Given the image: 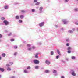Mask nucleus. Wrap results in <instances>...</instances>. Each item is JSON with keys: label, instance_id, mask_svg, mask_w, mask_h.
<instances>
[{"label": "nucleus", "instance_id": "nucleus-57", "mask_svg": "<svg viewBox=\"0 0 78 78\" xmlns=\"http://www.w3.org/2000/svg\"><path fill=\"white\" fill-rule=\"evenodd\" d=\"M23 43H24L25 44H26V41H23Z\"/></svg>", "mask_w": 78, "mask_h": 78}, {"label": "nucleus", "instance_id": "nucleus-64", "mask_svg": "<svg viewBox=\"0 0 78 78\" xmlns=\"http://www.w3.org/2000/svg\"><path fill=\"white\" fill-rule=\"evenodd\" d=\"M32 6H33V5H31Z\"/></svg>", "mask_w": 78, "mask_h": 78}, {"label": "nucleus", "instance_id": "nucleus-52", "mask_svg": "<svg viewBox=\"0 0 78 78\" xmlns=\"http://www.w3.org/2000/svg\"><path fill=\"white\" fill-rule=\"evenodd\" d=\"M75 25H78V23H77V22H75Z\"/></svg>", "mask_w": 78, "mask_h": 78}, {"label": "nucleus", "instance_id": "nucleus-25", "mask_svg": "<svg viewBox=\"0 0 78 78\" xmlns=\"http://www.w3.org/2000/svg\"><path fill=\"white\" fill-rule=\"evenodd\" d=\"M27 70H30L31 69V67L30 66H28L27 67Z\"/></svg>", "mask_w": 78, "mask_h": 78}, {"label": "nucleus", "instance_id": "nucleus-62", "mask_svg": "<svg viewBox=\"0 0 78 78\" xmlns=\"http://www.w3.org/2000/svg\"><path fill=\"white\" fill-rule=\"evenodd\" d=\"M0 78H1V75H0Z\"/></svg>", "mask_w": 78, "mask_h": 78}, {"label": "nucleus", "instance_id": "nucleus-22", "mask_svg": "<svg viewBox=\"0 0 78 78\" xmlns=\"http://www.w3.org/2000/svg\"><path fill=\"white\" fill-rule=\"evenodd\" d=\"M31 11L32 12H35V9H31Z\"/></svg>", "mask_w": 78, "mask_h": 78}, {"label": "nucleus", "instance_id": "nucleus-34", "mask_svg": "<svg viewBox=\"0 0 78 78\" xmlns=\"http://www.w3.org/2000/svg\"><path fill=\"white\" fill-rule=\"evenodd\" d=\"M21 12H22L23 13H24L25 12V11L24 10H22L21 11Z\"/></svg>", "mask_w": 78, "mask_h": 78}, {"label": "nucleus", "instance_id": "nucleus-4", "mask_svg": "<svg viewBox=\"0 0 78 78\" xmlns=\"http://www.w3.org/2000/svg\"><path fill=\"white\" fill-rule=\"evenodd\" d=\"M43 7H41L39 9V13H41L43 12V11H42V9H43Z\"/></svg>", "mask_w": 78, "mask_h": 78}, {"label": "nucleus", "instance_id": "nucleus-38", "mask_svg": "<svg viewBox=\"0 0 78 78\" xmlns=\"http://www.w3.org/2000/svg\"><path fill=\"white\" fill-rule=\"evenodd\" d=\"M6 66H7V67H10V65H9V64H7L6 65Z\"/></svg>", "mask_w": 78, "mask_h": 78}, {"label": "nucleus", "instance_id": "nucleus-54", "mask_svg": "<svg viewBox=\"0 0 78 78\" xmlns=\"http://www.w3.org/2000/svg\"><path fill=\"white\" fill-rule=\"evenodd\" d=\"M61 78H65L64 76H61Z\"/></svg>", "mask_w": 78, "mask_h": 78}, {"label": "nucleus", "instance_id": "nucleus-24", "mask_svg": "<svg viewBox=\"0 0 78 78\" xmlns=\"http://www.w3.org/2000/svg\"><path fill=\"white\" fill-rule=\"evenodd\" d=\"M52 72L53 73H57V71L56 70H54Z\"/></svg>", "mask_w": 78, "mask_h": 78}, {"label": "nucleus", "instance_id": "nucleus-61", "mask_svg": "<svg viewBox=\"0 0 78 78\" xmlns=\"http://www.w3.org/2000/svg\"><path fill=\"white\" fill-rule=\"evenodd\" d=\"M39 8V7H36V8H37H37Z\"/></svg>", "mask_w": 78, "mask_h": 78}, {"label": "nucleus", "instance_id": "nucleus-55", "mask_svg": "<svg viewBox=\"0 0 78 78\" xmlns=\"http://www.w3.org/2000/svg\"><path fill=\"white\" fill-rule=\"evenodd\" d=\"M61 30L62 31H63V30H64V29L63 28H61Z\"/></svg>", "mask_w": 78, "mask_h": 78}, {"label": "nucleus", "instance_id": "nucleus-47", "mask_svg": "<svg viewBox=\"0 0 78 78\" xmlns=\"http://www.w3.org/2000/svg\"><path fill=\"white\" fill-rule=\"evenodd\" d=\"M30 46H31V45L30 44H27V47H30Z\"/></svg>", "mask_w": 78, "mask_h": 78}, {"label": "nucleus", "instance_id": "nucleus-8", "mask_svg": "<svg viewBox=\"0 0 78 78\" xmlns=\"http://www.w3.org/2000/svg\"><path fill=\"white\" fill-rule=\"evenodd\" d=\"M20 19V17H19V16L18 15H17L15 16V19L16 20H18Z\"/></svg>", "mask_w": 78, "mask_h": 78}, {"label": "nucleus", "instance_id": "nucleus-16", "mask_svg": "<svg viewBox=\"0 0 78 78\" xmlns=\"http://www.w3.org/2000/svg\"><path fill=\"white\" fill-rule=\"evenodd\" d=\"M74 12H78V8H75L74 9Z\"/></svg>", "mask_w": 78, "mask_h": 78}, {"label": "nucleus", "instance_id": "nucleus-2", "mask_svg": "<svg viewBox=\"0 0 78 78\" xmlns=\"http://www.w3.org/2000/svg\"><path fill=\"white\" fill-rule=\"evenodd\" d=\"M33 62L35 64H39V61L37 59H34L33 60Z\"/></svg>", "mask_w": 78, "mask_h": 78}, {"label": "nucleus", "instance_id": "nucleus-49", "mask_svg": "<svg viewBox=\"0 0 78 78\" xmlns=\"http://www.w3.org/2000/svg\"><path fill=\"white\" fill-rule=\"evenodd\" d=\"M69 2V0H65V2Z\"/></svg>", "mask_w": 78, "mask_h": 78}, {"label": "nucleus", "instance_id": "nucleus-12", "mask_svg": "<svg viewBox=\"0 0 78 78\" xmlns=\"http://www.w3.org/2000/svg\"><path fill=\"white\" fill-rule=\"evenodd\" d=\"M20 19H23L24 18V16L23 15H21L20 16Z\"/></svg>", "mask_w": 78, "mask_h": 78}, {"label": "nucleus", "instance_id": "nucleus-44", "mask_svg": "<svg viewBox=\"0 0 78 78\" xmlns=\"http://www.w3.org/2000/svg\"><path fill=\"white\" fill-rule=\"evenodd\" d=\"M10 78H16V77L14 76H12L10 77Z\"/></svg>", "mask_w": 78, "mask_h": 78}, {"label": "nucleus", "instance_id": "nucleus-43", "mask_svg": "<svg viewBox=\"0 0 78 78\" xmlns=\"http://www.w3.org/2000/svg\"><path fill=\"white\" fill-rule=\"evenodd\" d=\"M61 62H63V63H64V62H66V61L64 60H61Z\"/></svg>", "mask_w": 78, "mask_h": 78}, {"label": "nucleus", "instance_id": "nucleus-30", "mask_svg": "<svg viewBox=\"0 0 78 78\" xmlns=\"http://www.w3.org/2000/svg\"><path fill=\"white\" fill-rule=\"evenodd\" d=\"M5 18L4 17H2L1 18V19L2 20H4L5 19Z\"/></svg>", "mask_w": 78, "mask_h": 78}, {"label": "nucleus", "instance_id": "nucleus-60", "mask_svg": "<svg viewBox=\"0 0 78 78\" xmlns=\"http://www.w3.org/2000/svg\"><path fill=\"white\" fill-rule=\"evenodd\" d=\"M55 75L56 76L57 75V74H55Z\"/></svg>", "mask_w": 78, "mask_h": 78}, {"label": "nucleus", "instance_id": "nucleus-10", "mask_svg": "<svg viewBox=\"0 0 78 78\" xmlns=\"http://www.w3.org/2000/svg\"><path fill=\"white\" fill-rule=\"evenodd\" d=\"M50 70H46L44 72L46 73H50Z\"/></svg>", "mask_w": 78, "mask_h": 78}, {"label": "nucleus", "instance_id": "nucleus-32", "mask_svg": "<svg viewBox=\"0 0 78 78\" xmlns=\"http://www.w3.org/2000/svg\"><path fill=\"white\" fill-rule=\"evenodd\" d=\"M31 48H33V49H35V48H36V47L34 46H32Z\"/></svg>", "mask_w": 78, "mask_h": 78}, {"label": "nucleus", "instance_id": "nucleus-19", "mask_svg": "<svg viewBox=\"0 0 78 78\" xmlns=\"http://www.w3.org/2000/svg\"><path fill=\"white\" fill-rule=\"evenodd\" d=\"M2 57H5L6 56V54H5V53H3L2 54Z\"/></svg>", "mask_w": 78, "mask_h": 78}, {"label": "nucleus", "instance_id": "nucleus-6", "mask_svg": "<svg viewBox=\"0 0 78 78\" xmlns=\"http://www.w3.org/2000/svg\"><path fill=\"white\" fill-rule=\"evenodd\" d=\"M62 22L64 24H67V20H62Z\"/></svg>", "mask_w": 78, "mask_h": 78}, {"label": "nucleus", "instance_id": "nucleus-18", "mask_svg": "<svg viewBox=\"0 0 78 78\" xmlns=\"http://www.w3.org/2000/svg\"><path fill=\"white\" fill-rule=\"evenodd\" d=\"M18 22L19 23H22L23 22V21H22V20H19Z\"/></svg>", "mask_w": 78, "mask_h": 78}, {"label": "nucleus", "instance_id": "nucleus-11", "mask_svg": "<svg viewBox=\"0 0 78 78\" xmlns=\"http://www.w3.org/2000/svg\"><path fill=\"white\" fill-rule=\"evenodd\" d=\"M57 52L59 55H61V52H60V51L58 49L57 50Z\"/></svg>", "mask_w": 78, "mask_h": 78}, {"label": "nucleus", "instance_id": "nucleus-27", "mask_svg": "<svg viewBox=\"0 0 78 78\" xmlns=\"http://www.w3.org/2000/svg\"><path fill=\"white\" fill-rule=\"evenodd\" d=\"M12 33H10L8 35L9 36H11V35H12Z\"/></svg>", "mask_w": 78, "mask_h": 78}, {"label": "nucleus", "instance_id": "nucleus-28", "mask_svg": "<svg viewBox=\"0 0 78 78\" xmlns=\"http://www.w3.org/2000/svg\"><path fill=\"white\" fill-rule=\"evenodd\" d=\"M39 4H40V2H37V3H36L35 4V5H39Z\"/></svg>", "mask_w": 78, "mask_h": 78}, {"label": "nucleus", "instance_id": "nucleus-48", "mask_svg": "<svg viewBox=\"0 0 78 78\" xmlns=\"http://www.w3.org/2000/svg\"><path fill=\"white\" fill-rule=\"evenodd\" d=\"M73 31H75V28H73L72 29Z\"/></svg>", "mask_w": 78, "mask_h": 78}, {"label": "nucleus", "instance_id": "nucleus-14", "mask_svg": "<svg viewBox=\"0 0 78 78\" xmlns=\"http://www.w3.org/2000/svg\"><path fill=\"white\" fill-rule=\"evenodd\" d=\"M71 58L73 60H75V59L76 58V57L75 56H72L71 57Z\"/></svg>", "mask_w": 78, "mask_h": 78}, {"label": "nucleus", "instance_id": "nucleus-20", "mask_svg": "<svg viewBox=\"0 0 78 78\" xmlns=\"http://www.w3.org/2000/svg\"><path fill=\"white\" fill-rule=\"evenodd\" d=\"M4 8L5 9H8V6L6 5L4 7Z\"/></svg>", "mask_w": 78, "mask_h": 78}, {"label": "nucleus", "instance_id": "nucleus-59", "mask_svg": "<svg viewBox=\"0 0 78 78\" xmlns=\"http://www.w3.org/2000/svg\"><path fill=\"white\" fill-rule=\"evenodd\" d=\"M2 41V40H1V39H0V42H1V41Z\"/></svg>", "mask_w": 78, "mask_h": 78}, {"label": "nucleus", "instance_id": "nucleus-39", "mask_svg": "<svg viewBox=\"0 0 78 78\" xmlns=\"http://www.w3.org/2000/svg\"><path fill=\"white\" fill-rule=\"evenodd\" d=\"M3 37V35L1 34H0V39H1V38H2Z\"/></svg>", "mask_w": 78, "mask_h": 78}, {"label": "nucleus", "instance_id": "nucleus-35", "mask_svg": "<svg viewBox=\"0 0 78 78\" xmlns=\"http://www.w3.org/2000/svg\"><path fill=\"white\" fill-rule=\"evenodd\" d=\"M28 50H29V51H31V48H28Z\"/></svg>", "mask_w": 78, "mask_h": 78}, {"label": "nucleus", "instance_id": "nucleus-53", "mask_svg": "<svg viewBox=\"0 0 78 78\" xmlns=\"http://www.w3.org/2000/svg\"><path fill=\"white\" fill-rule=\"evenodd\" d=\"M34 3H36L37 2V0H34Z\"/></svg>", "mask_w": 78, "mask_h": 78}, {"label": "nucleus", "instance_id": "nucleus-42", "mask_svg": "<svg viewBox=\"0 0 78 78\" xmlns=\"http://www.w3.org/2000/svg\"><path fill=\"white\" fill-rule=\"evenodd\" d=\"M66 46H67V47H69V45H70V44H69V43H67L66 45Z\"/></svg>", "mask_w": 78, "mask_h": 78}, {"label": "nucleus", "instance_id": "nucleus-37", "mask_svg": "<svg viewBox=\"0 0 78 78\" xmlns=\"http://www.w3.org/2000/svg\"><path fill=\"white\" fill-rule=\"evenodd\" d=\"M10 41H11V42H13V41H14V39H12L10 40Z\"/></svg>", "mask_w": 78, "mask_h": 78}, {"label": "nucleus", "instance_id": "nucleus-31", "mask_svg": "<svg viewBox=\"0 0 78 78\" xmlns=\"http://www.w3.org/2000/svg\"><path fill=\"white\" fill-rule=\"evenodd\" d=\"M51 55H54V52L53 51H51Z\"/></svg>", "mask_w": 78, "mask_h": 78}, {"label": "nucleus", "instance_id": "nucleus-40", "mask_svg": "<svg viewBox=\"0 0 78 78\" xmlns=\"http://www.w3.org/2000/svg\"><path fill=\"white\" fill-rule=\"evenodd\" d=\"M68 53H71V51L69 50H68L67 51Z\"/></svg>", "mask_w": 78, "mask_h": 78}, {"label": "nucleus", "instance_id": "nucleus-51", "mask_svg": "<svg viewBox=\"0 0 78 78\" xmlns=\"http://www.w3.org/2000/svg\"><path fill=\"white\" fill-rule=\"evenodd\" d=\"M55 28H58V25H55Z\"/></svg>", "mask_w": 78, "mask_h": 78}, {"label": "nucleus", "instance_id": "nucleus-21", "mask_svg": "<svg viewBox=\"0 0 78 78\" xmlns=\"http://www.w3.org/2000/svg\"><path fill=\"white\" fill-rule=\"evenodd\" d=\"M39 66H36L35 67V69H39Z\"/></svg>", "mask_w": 78, "mask_h": 78}, {"label": "nucleus", "instance_id": "nucleus-29", "mask_svg": "<svg viewBox=\"0 0 78 78\" xmlns=\"http://www.w3.org/2000/svg\"><path fill=\"white\" fill-rule=\"evenodd\" d=\"M14 47L15 49H17V48L18 46L17 45H15L14 46Z\"/></svg>", "mask_w": 78, "mask_h": 78}, {"label": "nucleus", "instance_id": "nucleus-7", "mask_svg": "<svg viewBox=\"0 0 78 78\" xmlns=\"http://www.w3.org/2000/svg\"><path fill=\"white\" fill-rule=\"evenodd\" d=\"M45 63L46 64H48V65H49V64H50V62L48 60H46L45 62Z\"/></svg>", "mask_w": 78, "mask_h": 78}, {"label": "nucleus", "instance_id": "nucleus-63", "mask_svg": "<svg viewBox=\"0 0 78 78\" xmlns=\"http://www.w3.org/2000/svg\"><path fill=\"white\" fill-rule=\"evenodd\" d=\"M14 73H15V71H14Z\"/></svg>", "mask_w": 78, "mask_h": 78}, {"label": "nucleus", "instance_id": "nucleus-23", "mask_svg": "<svg viewBox=\"0 0 78 78\" xmlns=\"http://www.w3.org/2000/svg\"><path fill=\"white\" fill-rule=\"evenodd\" d=\"M68 33H73V31L72 30H69L68 31Z\"/></svg>", "mask_w": 78, "mask_h": 78}, {"label": "nucleus", "instance_id": "nucleus-13", "mask_svg": "<svg viewBox=\"0 0 78 78\" xmlns=\"http://www.w3.org/2000/svg\"><path fill=\"white\" fill-rule=\"evenodd\" d=\"M7 70L8 71H11V69L10 67H8L7 68Z\"/></svg>", "mask_w": 78, "mask_h": 78}, {"label": "nucleus", "instance_id": "nucleus-17", "mask_svg": "<svg viewBox=\"0 0 78 78\" xmlns=\"http://www.w3.org/2000/svg\"><path fill=\"white\" fill-rule=\"evenodd\" d=\"M24 72L25 73H29V72L27 70L25 69L24 71Z\"/></svg>", "mask_w": 78, "mask_h": 78}, {"label": "nucleus", "instance_id": "nucleus-33", "mask_svg": "<svg viewBox=\"0 0 78 78\" xmlns=\"http://www.w3.org/2000/svg\"><path fill=\"white\" fill-rule=\"evenodd\" d=\"M17 52H15L14 53V54H13V55L14 56H16V55H17Z\"/></svg>", "mask_w": 78, "mask_h": 78}, {"label": "nucleus", "instance_id": "nucleus-56", "mask_svg": "<svg viewBox=\"0 0 78 78\" xmlns=\"http://www.w3.org/2000/svg\"><path fill=\"white\" fill-rule=\"evenodd\" d=\"M41 42H40L38 43V44L39 45H41Z\"/></svg>", "mask_w": 78, "mask_h": 78}, {"label": "nucleus", "instance_id": "nucleus-9", "mask_svg": "<svg viewBox=\"0 0 78 78\" xmlns=\"http://www.w3.org/2000/svg\"><path fill=\"white\" fill-rule=\"evenodd\" d=\"M0 71L3 72L5 71V69L2 68H0Z\"/></svg>", "mask_w": 78, "mask_h": 78}, {"label": "nucleus", "instance_id": "nucleus-5", "mask_svg": "<svg viewBox=\"0 0 78 78\" xmlns=\"http://www.w3.org/2000/svg\"><path fill=\"white\" fill-rule=\"evenodd\" d=\"M44 23L45 22H42L41 23H40L39 24V27H43V26L44 25Z\"/></svg>", "mask_w": 78, "mask_h": 78}, {"label": "nucleus", "instance_id": "nucleus-46", "mask_svg": "<svg viewBox=\"0 0 78 78\" xmlns=\"http://www.w3.org/2000/svg\"><path fill=\"white\" fill-rule=\"evenodd\" d=\"M69 58H65V60H66V61H69Z\"/></svg>", "mask_w": 78, "mask_h": 78}, {"label": "nucleus", "instance_id": "nucleus-50", "mask_svg": "<svg viewBox=\"0 0 78 78\" xmlns=\"http://www.w3.org/2000/svg\"><path fill=\"white\" fill-rule=\"evenodd\" d=\"M5 33H8V30H5Z\"/></svg>", "mask_w": 78, "mask_h": 78}, {"label": "nucleus", "instance_id": "nucleus-58", "mask_svg": "<svg viewBox=\"0 0 78 78\" xmlns=\"http://www.w3.org/2000/svg\"><path fill=\"white\" fill-rule=\"evenodd\" d=\"M1 59H2V57L1 56H0V60H1Z\"/></svg>", "mask_w": 78, "mask_h": 78}, {"label": "nucleus", "instance_id": "nucleus-26", "mask_svg": "<svg viewBox=\"0 0 78 78\" xmlns=\"http://www.w3.org/2000/svg\"><path fill=\"white\" fill-rule=\"evenodd\" d=\"M72 49V48L70 47H68L67 49L68 50H70Z\"/></svg>", "mask_w": 78, "mask_h": 78}, {"label": "nucleus", "instance_id": "nucleus-41", "mask_svg": "<svg viewBox=\"0 0 78 78\" xmlns=\"http://www.w3.org/2000/svg\"><path fill=\"white\" fill-rule=\"evenodd\" d=\"M59 58V55H57L56 56V58L58 59Z\"/></svg>", "mask_w": 78, "mask_h": 78}, {"label": "nucleus", "instance_id": "nucleus-15", "mask_svg": "<svg viewBox=\"0 0 78 78\" xmlns=\"http://www.w3.org/2000/svg\"><path fill=\"white\" fill-rule=\"evenodd\" d=\"M39 55V54L38 53H36L35 55V58H38V55Z\"/></svg>", "mask_w": 78, "mask_h": 78}, {"label": "nucleus", "instance_id": "nucleus-3", "mask_svg": "<svg viewBox=\"0 0 78 78\" xmlns=\"http://www.w3.org/2000/svg\"><path fill=\"white\" fill-rule=\"evenodd\" d=\"M3 23H4L5 25H8L9 23L8 21L6 20H4L3 22Z\"/></svg>", "mask_w": 78, "mask_h": 78}, {"label": "nucleus", "instance_id": "nucleus-45", "mask_svg": "<svg viewBox=\"0 0 78 78\" xmlns=\"http://www.w3.org/2000/svg\"><path fill=\"white\" fill-rule=\"evenodd\" d=\"M66 42H69L70 40H69V39H68L66 40Z\"/></svg>", "mask_w": 78, "mask_h": 78}, {"label": "nucleus", "instance_id": "nucleus-36", "mask_svg": "<svg viewBox=\"0 0 78 78\" xmlns=\"http://www.w3.org/2000/svg\"><path fill=\"white\" fill-rule=\"evenodd\" d=\"M9 64H11V65H12V64H13V62H9Z\"/></svg>", "mask_w": 78, "mask_h": 78}, {"label": "nucleus", "instance_id": "nucleus-1", "mask_svg": "<svg viewBox=\"0 0 78 78\" xmlns=\"http://www.w3.org/2000/svg\"><path fill=\"white\" fill-rule=\"evenodd\" d=\"M69 73L71 74L72 76H76V73H75V70L73 69H71Z\"/></svg>", "mask_w": 78, "mask_h": 78}]
</instances>
